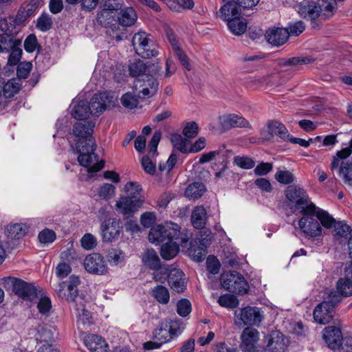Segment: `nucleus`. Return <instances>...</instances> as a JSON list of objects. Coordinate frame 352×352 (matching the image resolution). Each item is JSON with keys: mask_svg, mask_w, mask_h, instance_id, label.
Listing matches in <instances>:
<instances>
[{"mask_svg": "<svg viewBox=\"0 0 352 352\" xmlns=\"http://www.w3.org/2000/svg\"><path fill=\"white\" fill-rule=\"evenodd\" d=\"M95 127L93 121L76 122L73 126V134L77 138L76 149L79 164L88 168L89 173H97L104 165L103 160H98V156L95 153L97 145L92 134Z\"/></svg>", "mask_w": 352, "mask_h": 352, "instance_id": "nucleus-1", "label": "nucleus"}, {"mask_svg": "<svg viewBox=\"0 0 352 352\" xmlns=\"http://www.w3.org/2000/svg\"><path fill=\"white\" fill-rule=\"evenodd\" d=\"M160 70L161 68L157 64H146L141 60H137L129 65L130 76L136 78V82H140V87H142L139 91V97L150 98L157 94L159 86L157 77Z\"/></svg>", "mask_w": 352, "mask_h": 352, "instance_id": "nucleus-2", "label": "nucleus"}, {"mask_svg": "<svg viewBox=\"0 0 352 352\" xmlns=\"http://www.w3.org/2000/svg\"><path fill=\"white\" fill-rule=\"evenodd\" d=\"M1 285L7 290L12 289L19 298L24 300L32 301L38 296V290L30 283L14 277H4L1 280Z\"/></svg>", "mask_w": 352, "mask_h": 352, "instance_id": "nucleus-3", "label": "nucleus"}, {"mask_svg": "<svg viewBox=\"0 0 352 352\" xmlns=\"http://www.w3.org/2000/svg\"><path fill=\"white\" fill-rule=\"evenodd\" d=\"M285 197L289 202L294 204V208L299 210L302 214H312L315 211V204L310 202L307 192L300 186H288L285 190Z\"/></svg>", "mask_w": 352, "mask_h": 352, "instance_id": "nucleus-4", "label": "nucleus"}, {"mask_svg": "<svg viewBox=\"0 0 352 352\" xmlns=\"http://www.w3.org/2000/svg\"><path fill=\"white\" fill-rule=\"evenodd\" d=\"M221 281L224 289L236 294H246L249 288L245 278L235 271L223 273L221 276Z\"/></svg>", "mask_w": 352, "mask_h": 352, "instance_id": "nucleus-5", "label": "nucleus"}, {"mask_svg": "<svg viewBox=\"0 0 352 352\" xmlns=\"http://www.w3.org/2000/svg\"><path fill=\"white\" fill-rule=\"evenodd\" d=\"M178 234V225L169 223L165 225H157L151 228L149 231L148 239L151 243H162L165 241H171L173 237Z\"/></svg>", "mask_w": 352, "mask_h": 352, "instance_id": "nucleus-6", "label": "nucleus"}, {"mask_svg": "<svg viewBox=\"0 0 352 352\" xmlns=\"http://www.w3.org/2000/svg\"><path fill=\"white\" fill-rule=\"evenodd\" d=\"M116 99L109 92L96 94L88 102L90 113L99 116L105 109L115 106Z\"/></svg>", "mask_w": 352, "mask_h": 352, "instance_id": "nucleus-7", "label": "nucleus"}, {"mask_svg": "<svg viewBox=\"0 0 352 352\" xmlns=\"http://www.w3.org/2000/svg\"><path fill=\"white\" fill-rule=\"evenodd\" d=\"M122 223L116 218H107L100 224L101 236L104 242H112L118 239L122 232Z\"/></svg>", "mask_w": 352, "mask_h": 352, "instance_id": "nucleus-8", "label": "nucleus"}, {"mask_svg": "<svg viewBox=\"0 0 352 352\" xmlns=\"http://www.w3.org/2000/svg\"><path fill=\"white\" fill-rule=\"evenodd\" d=\"M144 202V198L134 199L133 197L122 196L117 201L116 206L125 219H129L142 206Z\"/></svg>", "mask_w": 352, "mask_h": 352, "instance_id": "nucleus-9", "label": "nucleus"}, {"mask_svg": "<svg viewBox=\"0 0 352 352\" xmlns=\"http://www.w3.org/2000/svg\"><path fill=\"white\" fill-rule=\"evenodd\" d=\"M80 283L78 276L72 275L67 281L63 282L59 285L58 296L65 299L67 302H75L78 297V286Z\"/></svg>", "mask_w": 352, "mask_h": 352, "instance_id": "nucleus-10", "label": "nucleus"}, {"mask_svg": "<svg viewBox=\"0 0 352 352\" xmlns=\"http://www.w3.org/2000/svg\"><path fill=\"white\" fill-rule=\"evenodd\" d=\"M267 126V131L262 130L261 131L262 137L258 139V142L271 141L274 135L278 136L283 140H286L289 137L288 130L283 123L278 120L269 121Z\"/></svg>", "mask_w": 352, "mask_h": 352, "instance_id": "nucleus-11", "label": "nucleus"}, {"mask_svg": "<svg viewBox=\"0 0 352 352\" xmlns=\"http://www.w3.org/2000/svg\"><path fill=\"white\" fill-rule=\"evenodd\" d=\"M316 208L312 214H302L300 219L298 226L300 230L310 236H318L321 234L322 228L318 221L315 219Z\"/></svg>", "mask_w": 352, "mask_h": 352, "instance_id": "nucleus-12", "label": "nucleus"}, {"mask_svg": "<svg viewBox=\"0 0 352 352\" xmlns=\"http://www.w3.org/2000/svg\"><path fill=\"white\" fill-rule=\"evenodd\" d=\"M85 270L91 274H104L107 272V266L104 258L99 254L93 253L84 260Z\"/></svg>", "mask_w": 352, "mask_h": 352, "instance_id": "nucleus-13", "label": "nucleus"}, {"mask_svg": "<svg viewBox=\"0 0 352 352\" xmlns=\"http://www.w3.org/2000/svg\"><path fill=\"white\" fill-rule=\"evenodd\" d=\"M267 347L271 352H285L289 341L280 331H272L266 336Z\"/></svg>", "mask_w": 352, "mask_h": 352, "instance_id": "nucleus-14", "label": "nucleus"}, {"mask_svg": "<svg viewBox=\"0 0 352 352\" xmlns=\"http://www.w3.org/2000/svg\"><path fill=\"white\" fill-rule=\"evenodd\" d=\"M241 348L243 352H255L256 344L259 340L258 330L251 327H246L243 331L241 336Z\"/></svg>", "mask_w": 352, "mask_h": 352, "instance_id": "nucleus-15", "label": "nucleus"}, {"mask_svg": "<svg viewBox=\"0 0 352 352\" xmlns=\"http://www.w3.org/2000/svg\"><path fill=\"white\" fill-rule=\"evenodd\" d=\"M323 331V338L329 348L336 350L342 347V334L340 328L329 326Z\"/></svg>", "mask_w": 352, "mask_h": 352, "instance_id": "nucleus-16", "label": "nucleus"}, {"mask_svg": "<svg viewBox=\"0 0 352 352\" xmlns=\"http://www.w3.org/2000/svg\"><path fill=\"white\" fill-rule=\"evenodd\" d=\"M167 281L170 289L176 292L182 293L186 289L185 274L180 269H170Z\"/></svg>", "mask_w": 352, "mask_h": 352, "instance_id": "nucleus-17", "label": "nucleus"}, {"mask_svg": "<svg viewBox=\"0 0 352 352\" xmlns=\"http://www.w3.org/2000/svg\"><path fill=\"white\" fill-rule=\"evenodd\" d=\"M329 306L327 302H320L316 306L313 312L316 322L326 324L333 320L334 311Z\"/></svg>", "mask_w": 352, "mask_h": 352, "instance_id": "nucleus-18", "label": "nucleus"}, {"mask_svg": "<svg viewBox=\"0 0 352 352\" xmlns=\"http://www.w3.org/2000/svg\"><path fill=\"white\" fill-rule=\"evenodd\" d=\"M265 38L269 44H285L289 39L288 29L270 28L265 31Z\"/></svg>", "mask_w": 352, "mask_h": 352, "instance_id": "nucleus-19", "label": "nucleus"}, {"mask_svg": "<svg viewBox=\"0 0 352 352\" xmlns=\"http://www.w3.org/2000/svg\"><path fill=\"white\" fill-rule=\"evenodd\" d=\"M262 319L260 309L257 307H246L241 311V320L245 325L259 326Z\"/></svg>", "mask_w": 352, "mask_h": 352, "instance_id": "nucleus-20", "label": "nucleus"}, {"mask_svg": "<svg viewBox=\"0 0 352 352\" xmlns=\"http://www.w3.org/2000/svg\"><path fill=\"white\" fill-rule=\"evenodd\" d=\"M220 124L226 131L235 127H247L250 125L246 119L236 114H229L220 118Z\"/></svg>", "mask_w": 352, "mask_h": 352, "instance_id": "nucleus-21", "label": "nucleus"}, {"mask_svg": "<svg viewBox=\"0 0 352 352\" xmlns=\"http://www.w3.org/2000/svg\"><path fill=\"white\" fill-rule=\"evenodd\" d=\"M85 346L91 352H107L109 346L101 337L91 334L85 338Z\"/></svg>", "mask_w": 352, "mask_h": 352, "instance_id": "nucleus-22", "label": "nucleus"}, {"mask_svg": "<svg viewBox=\"0 0 352 352\" xmlns=\"http://www.w3.org/2000/svg\"><path fill=\"white\" fill-rule=\"evenodd\" d=\"M319 11L318 5L307 1L301 2L298 6V12L300 16L311 21L315 20L319 16Z\"/></svg>", "mask_w": 352, "mask_h": 352, "instance_id": "nucleus-23", "label": "nucleus"}, {"mask_svg": "<svg viewBox=\"0 0 352 352\" xmlns=\"http://www.w3.org/2000/svg\"><path fill=\"white\" fill-rule=\"evenodd\" d=\"M218 14L221 19L228 22L240 15L239 6L236 1H228L221 8Z\"/></svg>", "mask_w": 352, "mask_h": 352, "instance_id": "nucleus-24", "label": "nucleus"}, {"mask_svg": "<svg viewBox=\"0 0 352 352\" xmlns=\"http://www.w3.org/2000/svg\"><path fill=\"white\" fill-rule=\"evenodd\" d=\"M138 19L135 10L132 7L121 9L118 14V21L123 27H130L135 24Z\"/></svg>", "mask_w": 352, "mask_h": 352, "instance_id": "nucleus-25", "label": "nucleus"}, {"mask_svg": "<svg viewBox=\"0 0 352 352\" xmlns=\"http://www.w3.org/2000/svg\"><path fill=\"white\" fill-rule=\"evenodd\" d=\"M28 227L25 223H14L7 226L6 234L10 239H20L28 232Z\"/></svg>", "mask_w": 352, "mask_h": 352, "instance_id": "nucleus-26", "label": "nucleus"}, {"mask_svg": "<svg viewBox=\"0 0 352 352\" xmlns=\"http://www.w3.org/2000/svg\"><path fill=\"white\" fill-rule=\"evenodd\" d=\"M339 0H322L318 6L319 16L327 19L332 16L338 10L337 2Z\"/></svg>", "mask_w": 352, "mask_h": 352, "instance_id": "nucleus-27", "label": "nucleus"}, {"mask_svg": "<svg viewBox=\"0 0 352 352\" xmlns=\"http://www.w3.org/2000/svg\"><path fill=\"white\" fill-rule=\"evenodd\" d=\"M207 213L203 206H197L192 210L191 222L196 229H202L206 223Z\"/></svg>", "mask_w": 352, "mask_h": 352, "instance_id": "nucleus-28", "label": "nucleus"}, {"mask_svg": "<svg viewBox=\"0 0 352 352\" xmlns=\"http://www.w3.org/2000/svg\"><path fill=\"white\" fill-rule=\"evenodd\" d=\"M142 262L151 270L160 268L161 261L155 250L153 248L146 250L142 256Z\"/></svg>", "mask_w": 352, "mask_h": 352, "instance_id": "nucleus-29", "label": "nucleus"}, {"mask_svg": "<svg viewBox=\"0 0 352 352\" xmlns=\"http://www.w3.org/2000/svg\"><path fill=\"white\" fill-rule=\"evenodd\" d=\"M179 251L177 242L171 241H166L161 246L160 255L164 260H170L175 257Z\"/></svg>", "mask_w": 352, "mask_h": 352, "instance_id": "nucleus-30", "label": "nucleus"}, {"mask_svg": "<svg viewBox=\"0 0 352 352\" xmlns=\"http://www.w3.org/2000/svg\"><path fill=\"white\" fill-rule=\"evenodd\" d=\"M229 30L236 35H240L245 32L247 29V22L243 18L239 16L229 20L227 23Z\"/></svg>", "mask_w": 352, "mask_h": 352, "instance_id": "nucleus-31", "label": "nucleus"}, {"mask_svg": "<svg viewBox=\"0 0 352 352\" xmlns=\"http://www.w3.org/2000/svg\"><path fill=\"white\" fill-rule=\"evenodd\" d=\"M168 329L167 321L161 322L153 332V339L160 341L162 344L169 341L172 338Z\"/></svg>", "mask_w": 352, "mask_h": 352, "instance_id": "nucleus-32", "label": "nucleus"}, {"mask_svg": "<svg viewBox=\"0 0 352 352\" xmlns=\"http://www.w3.org/2000/svg\"><path fill=\"white\" fill-rule=\"evenodd\" d=\"M314 59L310 56H296L287 58H280L278 60V65L280 66H298L301 65H307L313 63Z\"/></svg>", "mask_w": 352, "mask_h": 352, "instance_id": "nucleus-33", "label": "nucleus"}, {"mask_svg": "<svg viewBox=\"0 0 352 352\" xmlns=\"http://www.w3.org/2000/svg\"><path fill=\"white\" fill-rule=\"evenodd\" d=\"M152 296L160 304L166 305L170 300V294L168 289L159 285L151 289Z\"/></svg>", "mask_w": 352, "mask_h": 352, "instance_id": "nucleus-34", "label": "nucleus"}, {"mask_svg": "<svg viewBox=\"0 0 352 352\" xmlns=\"http://www.w3.org/2000/svg\"><path fill=\"white\" fill-rule=\"evenodd\" d=\"M89 114L91 113L89 109L88 102L86 100L79 101L75 104L72 111L73 118L77 120L86 119Z\"/></svg>", "mask_w": 352, "mask_h": 352, "instance_id": "nucleus-35", "label": "nucleus"}, {"mask_svg": "<svg viewBox=\"0 0 352 352\" xmlns=\"http://www.w3.org/2000/svg\"><path fill=\"white\" fill-rule=\"evenodd\" d=\"M206 191L205 185L201 182H194L190 184L185 190L186 197L197 199L201 197Z\"/></svg>", "mask_w": 352, "mask_h": 352, "instance_id": "nucleus-36", "label": "nucleus"}, {"mask_svg": "<svg viewBox=\"0 0 352 352\" xmlns=\"http://www.w3.org/2000/svg\"><path fill=\"white\" fill-rule=\"evenodd\" d=\"M21 88V84L16 79H10L1 86L2 94L4 98H9L16 94Z\"/></svg>", "mask_w": 352, "mask_h": 352, "instance_id": "nucleus-37", "label": "nucleus"}, {"mask_svg": "<svg viewBox=\"0 0 352 352\" xmlns=\"http://www.w3.org/2000/svg\"><path fill=\"white\" fill-rule=\"evenodd\" d=\"M116 15V12L108 10L105 8H102L97 13V21L101 25L107 27L113 24V22L116 21L115 19V16Z\"/></svg>", "mask_w": 352, "mask_h": 352, "instance_id": "nucleus-38", "label": "nucleus"}, {"mask_svg": "<svg viewBox=\"0 0 352 352\" xmlns=\"http://www.w3.org/2000/svg\"><path fill=\"white\" fill-rule=\"evenodd\" d=\"M338 173L346 185L352 186V162H342L340 164Z\"/></svg>", "mask_w": 352, "mask_h": 352, "instance_id": "nucleus-39", "label": "nucleus"}, {"mask_svg": "<svg viewBox=\"0 0 352 352\" xmlns=\"http://www.w3.org/2000/svg\"><path fill=\"white\" fill-rule=\"evenodd\" d=\"M155 45H133L135 53L142 58H150L158 54Z\"/></svg>", "mask_w": 352, "mask_h": 352, "instance_id": "nucleus-40", "label": "nucleus"}, {"mask_svg": "<svg viewBox=\"0 0 352 352\" xmlns=\"http://www.w3.org/2000/svg\"><path fill=\"white\" fill-rule=\"evenodd\" d=\"M316 217L320 221V223L322 224L324 227L330 228L334 226V224L337 223L336 220L329 215V214L320 208H318L316 207V212L314 214Z\"/></svg>", "mask_w": 352, "mask_h": 352, "instance_id": "nucleus-41", "label": "nucleus"}, {"mask_svg": "<svg viewBox=\"0 0 352 352\" xmlns=\"http://www.w3.org/2000/svg\"><path fill=\"white\" fill-rule=\"evenodd\" d=\"M336 289L342 296L352 295V280L347 276L340 278L336 284Z\"/></svg>", "mask_w": 352, "mask_h": 352, "instance_id": "nucleus-42", "label": "nucleus"}, {"mask_svg": "<svg viewBox=\"0 0 352 352\" xmlns=\"http://www.w3.org/2000/svg\"><path fill=\"white\" fill-rule=\"evenodd\" d=\"M334 229L337 236L344 239H349L352 236V229L344 221H338L334 224Z\"/></svg>", "mask_w": 352, "mask_h": 352, "instance_id": "nucleus-43", "label": "nucleus"}, {"mask_svg": "<svg viewBox=\"0 0 352 352\" xmlns=\"http://www.w3.org/2000/svg\"><path fill=\"white\" fill-rule=\"evenodd\" d=\"M107 258L110 263L118 265L124 260V252L118 249L111 248L109 250Z\"/></svg>", "mask_w": 352, "mask_h": 352, "instance_id": "nucleus-44", "label": "nucleus"}, {"mask_svg": "<svg viewBox=\"0 0 352 352\" xmlns=\"http://www.w3.org/2000/svg\"><path fill=\"white\" fill-rule=\"evenodd\" d=\"M275 179L280 184H290L294 181V175L289 170H278L275 175Z\"/></svg>", "mask_w": 352, "mask_h": 352, "instance_id": "nucleus-45", "label": "nucleus"}, {"mask_svg": "<svg viewBox=\"0 0 352 352\" xmlns=\"http://www.w3.org/2000/svg\"><path fill=\"white\" fill-rule=\"evenodd\" d=\"M170 142L173 146L181 152L184 153L188 152L186 140L183 138L181 135L177 133L172 134L170 136Z\"/></svg>", "mask_w": 352, "mask_h": 352, "instance_id": "nucleus-46", "label": "nucleus"}, {"mask_svg": "<svg viewBox=\"0 0 352 352\" xmlns=\"http://www.w3.org/2000/svg\"><path fill=\"white\" fill-rule=\"evenodd\" d=\"M138 102V98L130 93L124 94L121 98L122 104L129 109L137 107Z\"/></svg>", "mask_w": 352, "mask_h": 352, "instance_id": "nucleus-47", "label": "nucleus"}, {"mask_svg": "<svg viewBox=\"0 0 352 352\" xmlns=\"http://www.w3.org/2000/svg\"><path fill=\"white\" fill-rule=\"evenodd\" d=\"M125 190L129 193L128 197H133L134 199L142 198L140 196L138 197L142 190V188L138 182H129L125 185Z\"/></svg>", "mask_w": 352, "mask_h": 352, "instance_id": "nucleus-48", "label": "nucleus"}, {"mask_svg": "<svg viewBox=\"0 0 352 352\" xmlns=\"http://www.w3.org/2000/svg\"><path fill=\"white\" fill-rule=\"evenodd\" d=\"M12 50L8 59V65L10 66H14L19 64L21 56L22 50L17 47L18 45H11Z\"/></svg>", "mask_w": 352, "mask_h": 352, "instance_id": "nucleus-49", "label": "nucleus"}, {"mask_svg": "<svg viewBox=\"0 0 352 352\" xmlns=\"http://www.w3.org/2000/svg\"><path fill=\"white\" fill-rule=\"evenodd\" d=\"M32 65L30 62H21L17 65L16 75L19 79L27 78L32 69Z\"/></svg>", "mask_w": 352, "mask_h": 352, "instance_id": "nucleus-50", "label": "nucleus"}, {"mask_svg": "<svg viewBox=\"0 0 352 352\" xmlns=\"http://www.w3.org/2000/svg\"><path fill=\"white\" fill-rule=\"evenodd\" d=\"M52 25V20L47 14H43L38 19L36 27L41 31L45 32L49 30Z\"/></svg>", "mask_w": 352, "mask_h": 352, "instance_id": "nucleus-51", "label": "nucleus"}, {"mask_svg": "<svg viewBox=\"0 0 352 352\" xmlns=\"http://www.w3.org/2000/svg\"><path fill=\"white\" fill-rule=\"evenodd\" d=\"M177 311L182 317L188 316L191 311L190 302L186 298L179 300L177 304Z\"/></svg>", "mask_w": 352, "mask_h": 352, "instance_id": "nucleus-52", "label": "nucleus"}, {"mask_svg": "<svg viewBox=\"0 0 352 352\" xmlns=\"http://www.w3.org/2000/svg\"><path fill=\"white\" fill-rule=\"evenodd\" d=\"M82 247L87 250L94 249L97 245L96 238L91 234H85L80 240Z\"/></svg>", "mask_w": 352, "mask_h": 352, "instance_id": "nucleus-53", "label": "nucleus"}, {"mask_svg": "<svg viewBox=\"0 0 352 352\" xmlns=\"http://www.w3.org/2000/svg\"><path fill=\"white\" fill-rule=\"evenodd\" d=\"M192 238V233L188 232V230L180 231V228L178 226V234L175 236V237H173V241L174 242H177L178 245H181L182 246L185 245L188 241Z\"/></svg>", "mask_w": 352, "mask_h": 352, "instance_id": "nucleus-54", "label": "nucleus"}, {"mask_svg": "<svg viewBox=\"0 0 352 352\" xmlns=\"http://www.w3.org/2000/svg\"><path fill=\"white\" fill-rule=\"evenodd\" d=\"M286 29H288L289 38L290 36H298L305 30V25L302 21H299L290 23Z\"/></svg>", "mask_w": 352, "mask_h": 352, "instance_id": "nucleus-55", "label": "nucleus"}, {"mask_svg": "<svg viewBox=\"0 0 352 352\" xmlns=\"http://www.w3.org/2000/svg\"><path fill=\"white\" fill-rule=\"evenodd\" d=\"M182 322L179 320L167 321L168 331L171 336H177L183 331Z\"/></svg>", "mask_w": 352, "mask_h": 352, "instance_id": "nucleus-56", "label": "nucleus"}, {"mask_svg": "<svg viewBox=\"0 0 352 352\" xmlns=\"http://www.w3.org/2000/svg\"><path fill=\"white\" fill-rule=\"evenodd\" d=\"M199 133V126L195 122H190L186 124L183 129V134L187 138H193Z\"/></svg>", "mask_w": 352, "mask_h": 352, "instance_id": "nucleus-57", "label": "nucleus"}, {"mask_svg": "<svg viewBox=\"0 0 352 352\" xmlns=\"http://www.w3.org/2000/svg\"><path fill=\"white\" fill-rule=\"evenodd\" d=\"M162 138V133L160 131H155L153 135L151 140L148 143V151L153 155L157 154V146Z\"/></svg>", "mask_w": 352, "mask_h": 352, "instance_id": "nucleus-58", "label": "nucleus"}, {"mask_svg": "<svg viewBox=\"0 0 352 352\" xmlns=\"http://www.w3.org/2000/svg\"><path fill=\"white\" fill-rule=\"evenodd\" d=\"M236 164L243 169H251L254 165V161L248 157L236 156L234 157Z\"/></svg>", "mask_w": 352, "mask_h": 352, "instance_id": "nucleus-59", "label": "nucleus"}, {"mask_svg": "<svg viewBox=\"0 0 352 352\" xmlns=\"http://www.w3.org/2000/svg\"><path fill=\"white\" fill-rule=\"evenodd\" d=\"M342 296L338 291H331L328 296V300H324L322 302H327L329 307L334 311L335 307L340 302L342 299Z\"/></svg>", "mask_w": 352, "mask_h": 352, "instance_id": "nucleus-60", "label": "nucleus"}, {"mask_svg": "<svg viewBox=\"0 0 352 352\" xmlns=\"http://www.w3.org/2000/svg\"><path fill=\"white\" fill-rule=\"evenodd\" d=\"M218 302L222 307L232 308L235 307L237 304L236 297L230 294L221 296L218 299Z\"/></svg>", "mask_w": 352, "mask_h": 352, "instance_id": "nucleus-61", "label": "nucleus"}, {"mask_svg": "<svg viewBox=\"0 0 352 352\" xmlns=\"http://www.w3.org/2000/svg\"><path fill=\"white\" fill-rule=\"evenodd\" d=\"M36 9V4H28L26 7L20 8L17 14V18L20 21H25L28 17L33 14Z\"/></svg>", "mask_w": 352, "mask_h": 352, "instance_id": "nucleus-62", "label": "nucleus"}, {"mask_svg": "<svg viewBox=\"0 0 352 352\" xmlns=\"http://www.w3.org/2000/svg\"><path fill=\"white\" fill-rule=\"evenodd\" d=\"M156 220L154 212H146L141 215L140 223L145 228L151 227Z\"/></svg>", "mask_w": 352, "mask_h": 352, "instance_id": "nucleus-63", "label": "nucleus"}, {"mask_svg": "<svg viewBox=\"0 0 352 352\" xmlns=\"http://www.w3.org/2000/svg\"><path fill=\"white\" fill-rule=\"evenodd\" d=\"M38 238L43 243H50L56 239V234L53 230L45 229L38 234Z\"/></svg>", "mask_w": 352, "mask_h": 352, "instance_id": "nucleus-64", "label": "nucleus"}]
</instances>
